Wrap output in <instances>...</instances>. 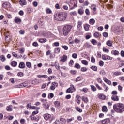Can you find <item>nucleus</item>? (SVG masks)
Listing matches in <instances>:
<instances>
[{"instance_id":"obj_32","label":"nucleus","mask_w":124,"mask_h":124,"mask_svg":"<svg viewBox=\"0 0 124 124\" xmlns=\"http://www.w3.org/2000/svg\"><path fill=\"white\" fill-rule=\"evenodd\" d=\"M91 69L94 71H97V67L96 66H92L91 67Z\"/></svg>"},{"instance_id":"obj_39","label":"nucleus","mask_w":124,"mask_h":124,"mask_svg":"<svg viewBox=\"0 0 124 124\" xmlns=\"http://www.w3.org/2000/svg\"><path fill=\"white\" fill-rule=\"evenodd\" d=\"M17 75H18V76H19L20 77H23V76H24V73H23V72H19L17 74Z\"/></svg>"},{"instance_id":"obj_48","label":"nucleus","mask_w":124,"mask_h":124,"mask_svg":"<svg viewBox=\"0 0 124 124\" xmlns=\"http://www.w3.org/2000/svg\"><path fill=\"white\" fill-rule=\"evenodd\" d=\"M72 58H73V59H77V57H78L77 54L76 53L73 54L72 55Z\"/></svg>"},{"instance_id":"obj_44","label":"nucleus","mask_w":124,"mask_h":124,"mask_svg":"<svg viewBox=\"0 0 124 124\" xmlns=\"http://www.w3.org/2000/svg\"><path fill=\"white\" fill-rule=\"evenodd\" d=\"M100 66H103L104 65V62H103L102 60H100L99 62Z\"/></svg>"},{"instance_id":"obj_37","label":"nucleus","mask_w":124,"mask_h":124,"mask_svg":"<svg viewBox=\"0 0 124 124\" xmlns=\"http://www.w3.org/2000/svg\"><path fill=\"white\" fill-rule=\"evenodd\" d=\"M55 78H56V77H55L54 76H51L48 78V80L49 81H51V80H52V79H55Z\"/></svg>"},{"instance_id":"obj_41","label":"nucleus","mask_w":124,"mask_h":124,"mask_svg":"<svg viewBox=\"0 0 124 124\" xmlns=\"http://www.w3.org/2000/svg\"><path fill=\"white\" fill-rule=\"evenodd\" d=\"M76 109L78 111V112H79V113H82V109L80 108L79 107L76 108Z\"/></svg>"},{"instance_id":"obj_63","label":"nucleus","mask_w":124,"mask_h":124,"mask_svg":"<svg viewBox=\"0 0 124 124\" xmlns=\"http://www.w3.org/2000/svg\"><path fill=\"white\" fill-rule=\"evenodd\" d=\"M107 60H113V57H112L109 55H107Z\"/></svg>"},{"instance_id":"obj_54","label":"nucleus","mask_w":124,"mask_h":124,"mask_svg":"<svg viewBox=\"0 0 124 124\" xmlns=\"http://www.w3.org/2000/svg\"><path fill=\"white\" fill-rule=\"evenodd\" d=\"M81 80H82V78H81V77H78L76 78V82H79V81H81Z\"/></svg>"},{"instance_id":"obj_51","label":"nucleus","mask_w":124,"mask_h":124,"mask_svg":"<svg viewBox=\"0 0 124 124\" xmlns=\"http://www.w3.org/2000/svg\"><path fill=\"white\" fill-rule=\"evenodd\" d=\"M97 58H101V52H98L97 53Z\"/></svg>"},{"instance_id":"obj_10","label":"nucleus","mask_w":124,"mask_h":124,"mask_svg":"<svg viewBox=\"0 0 124 124\" xmlns=\"http://www.w3.org/2000/svg\"><path fill=\"white\" fill-rule=\"evenodd\" d=\"M54 104L56 108H58V109H60V108H61V105H60V102L58 101H56L54 102Z\"/></svg>"},{"instance_id":"obj_9","label":"nucleus","mask_w":124,"mask_h":124,"mask_svg":"<svg viewBox=\"0 0 124 124\" xmlns=\"http://www.w3.org/2000/svg\"><path fill=\"white\" fill-rule=\"evenodd\" d=\"M111 99L113 101H119V97L117 95H112L111 96Z\"/></svg>"},{"instance_id":"obj_1","label":"nucleus","mask_w":124,"mask_h":124,"mask_svg":"<svg viewBox=\"0 0 124 124\" xmlns=\"http://www.w3.org/2000/svg\"><path fill=\"white\" fill-rule=\"evenodd\" d=\"M67 17V13L64 12H59L54 15L55 20L57 21H64Z\"/></svg>"},{"instance_id":"obj_23","label":"nucleus","mask_w":124,"mask_h":124,"mask_svg":"<svg viewBox=\"0 0 124 124\" xmlns=\"http://www.w3.org/2000/svg\"><path fill=\"white\" fill-rule=\"evenodd\" d=\"M60 48L57 47V48H55L54 49V53H55V54H59V53H60Z\"/></svg>"},{"instance_id":"obj_4","label":"nucleus","mask_w":124,"mask_h":124,"mask_svg":"<svg viewBox=\"0 0 124 124\" xmlns=\"http://www.w3.org/2000/svg\"><path fill=\"white\" fill-rule=\"evenodd\" d=\"M56 87H58V83L56 82H53L52 83L51 86L50 87L51 91H54L56 89Z\"/></svg>"},{"instance_id":"obj_43","label":"nucleus","mask_w":124,"mask_h":124,"mask_svg":"<svg viewBox=\"0 0 124 124\" xmlns=\"http://www.w3.org/2000/svg\"><path fill=\"white\" fill-rule=\"evenodd\" d=\"M24 52H25V49L24 48H20L19 50V52L20 53V54H23V53H24Z\"/></svg>"},{"instance_id":"obj_16","label":"nucleus","mask_w":124,"mask_h":124,"mask_svg":"<svg viewBox=\"0 0 124 124\" xmlns=\"http://www.w3.org/2000/svg\"><path fill=\"white\" fill-rule=\"evenodd\" d=\"M17 62L14 61L11 62V65L13 67H16V66H17Z\"/></svg>"},{"instance_id":"obj_53","label":"nucleus","mask_w":124,"mask_h":124,"mask_svg":"<svg viewBox=\"0 0 124 124\" xmlns=\"http://www.w3.org/2000/svg\"><path fill=\"white\" fill-rule=\"evenodd\" d=\"M38 113H39L38 110L34 111L32 112V116L33 117L34 115H36L37 114H38Z\"/></svg>"},{"instance_id":"obj_28","label":"nucleus","mask_w":124,"mask_h":124,"mask_svg":"<svg viewBox=\"0 0 124 124\" xmlns=\"http://www.w3.org/2000/svg\"><path fill=\"white\" fill-rule=\"evenodd\" d=\"M0 60L1 61V62H4V61H5V57H4V55L0 56Z\"/></svg>"},{"instance_id":"obj_26","label":"nucleus","mask_w":124,"mask_h":124,"mask_svg":"<svg viewBox=\"0 0 124 124\" xmlns=\"http://www.w3.org/2000/svg\"><path fill=\"white\" fill-rule=\"evenodd\" d=\"M75 68H77L78 69H80L81 68V66L78 63H76L75 64Z\"/></svg>"},{"instance_id":"obj_2","label":"nucleus","mask_w":124,"mask_h":124,"mask_svg":"<svg viewBox=\"0 0 124 124\" xmlns=\"http://www.w3.org/2000/svg\"><path fill=\"white\" fill-rule=\"evenodd\" d=\"M113 109L116 113H123L124 111V104L122 103H118L113 105Z\"/></svg>"},{"instance_id":"obj_64","label":"nucleus","mask_w":124,"mask_h":124,"mask_svg":"<svg viewBox=\"0 0 124 124\" xmlns=\"http://www.w3.org/2000/svg\"><path fill=\"white\" fill-rule=\"evenodd\" d=\"M120 55L122 58H124V50H122L120 52Z\"/></svg>"},{"instance_id":"obj_46","label":"nucleus","mask_w":124,"mask_h":124,"mask_svg":"<svg viewBox=\"0 0 124 124\" xmlns=\"http://www.w3.org/2000/svg\"><path fill=\"white\" fill-rule=\"evenodd\" d=\"M32 106H31V103H29L27 105V108H29V109H31Z\"/></svg>"},{"instance_id":"obj_49","label":"nucleus","mask_w":124,"mask_h":124,"mask_svg":"<svg viewBox=\"0 0 124 124\" xmlns=\"http://www.w3.org/2000/svg\"><path fill=\"white\" fill-rule=\"evenodd\" d=\"M114 75L116 76H118V75H121V72H115L114 73Z\"/></svg>"},{"instance_id":"obj_21","label":"nucleus","mask_w":124,"mask_h":124,"mask_svg":"<svg viewBox=\"0 0 124 124\" xmlns=\"http://www.w3.org/2000/svg\"><path fill=\"white\" fill-rule=\"evenodd\" d=\"M77 4H78V2H77V1H75V2H74V5L73 7L70 8V9L72 10L73 9V8L77 7Z\"/></svg>"},{"instance_id":"obj_15","label":"nucleus","mask_w":124,"mask_h":124,"mask_svg":"<svg viewBox=\"0 0 124 124\" xmlns=\"http://www.w3.org/2000/svg\"><path fill=\"white\" fill-rule=\"evenodd\" d=\"M106 44L108 46L111 47L113 45V42H112L111 40H108L107 41Z\"/></svg>"},{"instance_id":"obj_36","label":"nucleus","mask_w":124,"mask_h":124,"mask_svg":"<svg viewBox=\"0 0 124 124\" xmlns=\"http://www.w3.org/2000/svg\"><path fill=\"white\" fill-rule=\"evenodd\" d=\"M91 90L93 91V92H95L96 91V88L94 87L93 85H91Z\"/></svg>"},{"instance_id":"obj_11","label":"nucleus","mask_w":124,"mask_h":124,"mask_svg":"<svg viewBox=\"0 0 124 124\" xmlns=\"http://www.w3.org/2000/svg\"><path fill=\"white\" fill-rule=\"evenodd\" d=\"M67 60V56L66 55H63V57H62L61 59V62H66Z\"/></svg>"},{"instance_id":"obj_34","label":"nucleus","mask_w":124,"mask_h":124,"mask_svg":"<svg viewBox=\"0 0 124 124\" xmlns=\"http://www.w3.org/2000/svg\"><path fill=\"white\" fill-rule=\"evenodd\" d=\"M70 89L71 91H72V92H74V91H75V88L74 87V85H71Z\"/></svg>"},{"instance_id":"obj_38","label":"nucleus","mask_w":124,"mask_h":124,"mask_svg":"<svg viewBox=\"0 0 124 124\" xmlns=\"http://www.w3.org/2000/svg\"><path fill=\"white\" fill-rule=\"evenodd\" d=\"M31 109H33V110H39V108L37 107H35L34 106H32V108H31Z\"/></svg>"},{"instance_id":"obj_14","label":"nucleus","mask_w":124,"mask_h":124,"mask_svg":"<svg viewBox=\"0 0 124 124\" xmlns=\"http://www.w3.org/2000/svg\"><path fill=\"white\" fill-rule=\"evenodd\" d=\"M20 5H27V1L25 0H20L19 1Z\"/></svg>"},{"instance_id":"obj_31","label":"nucleus","mask_w":124,"mask_h":124,"mask_svg":"<svg viewBox=\"0 0 124 124\" xmlns=\"http://www.w3.org/2000/svg\"><path fill=\"white\" fill-rule=\"evenodd\" d=\"M81 63L82 64H84L85 65H88V61L86 60H82Z\"/></svg>"},{"instance_id":"obj_27","label":"nucleus","mask_w":124,"mask_h":124,"mask_svg":"<svg viewBox=\"0 0 124 124\" xmlns=\"http://www.w3.org/2000/svg\"><path fill=\"white\" fill-rule=\"evenodd\" d=\"M90 28V25L86 24L84 25V29L85 31H89V28Z\"/></svg>"},{"instance_id":"obj_30","label":"nucleus","mask_w":124,"mask_h":124,"mask_svg":"<svg viewBox=\"0 0 124 124\" xmlns=\"http://www.w3.org/2000/svg\"><path fill=\"white\" fill-rule=\"evenodd\" d=\"M82 100L83 101L87 103L88 102V98L86 97H82Z\"/></svg>"},{"instance_id":"obj_22","label":"nucleus","mask_w":124,"mask_h":124,"mask_svg":"<svg viewBox=\"0 0 124 124\" xmlns=\"http://www.w3.org/2000/svg\"><path fill=\"white\" fill-rule=\"evenodd\" d=\"M39 41L41 43H44L45 42H46V41H47V40L45 38H41L39 39Z\"/></svg>"},{"instance_id":"obj_58","label":"nucleus","mask_w":124,"mask_h":124,"mask_svg":"<svg viewBox=\"0 0 124 124\" xmlns=\"http://www.w3.org/2000/svg\"><path fill=\"white\" fill-rule=\"evenodd\" d=\"M91 42L93 45H95V43H96V40L93 39Z\"/></svg>"},{"instance_id":"obj_25","label":"nucleus","mask_w":124,"mask_h":124,"mask_svg":"<svg viewBox=\"0 0 124 124\" xmlns=\"http://www.w3.org/2000/svg\"><path fill=\"white\" fill-rule=\"evenodd\" d=\"M102 110L103 112H107V107L103 106L102 107Z\"/></svg>"},{"instance_id":"obj_13","label":"nucleus","mask_w":124,"mask_h":124,"mask_svg":"<svg viewBox=\"0 0 124 124\" xmlns=\"http://www.w3.org/2000/svg\"><path fill=\"white\" fill-rule=\"evenodd\" d=\"M110 122V119L107 118L102 120V124H108Z\"/></svg>"},{"instance_id":"obj_6","label":"nucleus","mask_w":124,"mask_h":124,"mask_svg":"<svg viewBox=\"0 0 124 124\" xmlns=\"http://www.w3.org/2000/svg\"><path fill=\"white\" fill-rule=\"evenodd\" d=\"M51 117V115L49 114H45L44 115V118L45 120H46V121H50Z\"/></svg>"},{"instance_id":"obj_3","label":"nucleus","mask_w":124,"mask_h":124,"mask_svg":"<svg viewBox=\"0 0 124 124\" xmlns=\"http://www.w3.org/2000/svg\"><path fill=\"white\" fill-rule=\"evenodd\" d=\"M72 29V26L69 25H65L63 28V34L65 36H66L69 32H70V31Z\"/></svg>"},{"instance_id":"obj_56","label":"nucleus","mask_w":124,"mask_h":124,"mask_svg":"<svg viewBox=\"0 0 124 124\" xmlns=\"http://www.w3.org/2000/svg\"><path fill=\"white\" fill-rule=\"evenodd\" d=\"M102 60H104L105 61L107 60V56H106L105 55H102Z\"/></svg>"},{"instance_id":"obj_61","label":"nucleus","mask_w":124,"mask_h":124,"mask_svg":"<svg viewBox=\"0 0 124 124\" xmlns=\"http://www.w3.org/2000/svg\"><path fill=\"white\" fill-rule=\"evenodd\" d=\"M26 122V120L24 119H20V123L21 124H25V122Z\"/></svg>"},{"instance_id":"obj_5","label":"nucleus","mask_w":124,"mask_h":124,"mask_svg":"<svg viewBox=\"0 0 124 124\" xmlns=\"http://www.w3.org/2000/svg\"><path fill=\"white\" fill-rule=\"evenodd\" d=\"M82 25H83V22L79 21L78 22L77 29L78 31L82 30Z\"/></svg>"},{"instance_id":"obj_45","label":"nucleus","mask_w":124,"mask_h":124,"mask_svg":"<svg viewBox=\"0 0 124 124\" xmlns=\"http://www.w3.org/2000/svg\"><path fill=\"white\" fill-rule=\"evenodd\" d=\"M91 62L93 63H94V62H95V59H94V57L93 56H92L91 57Z\"/></svg>"},{"instance_id":"obj_55","label":"nucleus","mask_w":124,"mask_h":124,"mask_svg":"<svg viewBox=\"0 0 124 124\" xmlns=\"http://www.w3.org/2000/svg\"><path fill=\"white\" fill-rule=\"evenodd\" d=\"M54 97V94L53 93H50L49 95H48V98H53Z\"/></svg>"},{"instance_id":"obj_17","label":"nucleus","mask_w":124,"mask_h":124,"mask_svg":"<svg viewBox=\"0 0 124 124\" xmlns=\"http://www.w3.org/2000/svg\"><path fill=\"white\" fill-rule=\"evenodd\" d=\"M78 14H80V15L84 14V10L83 9V7H81V8L78 9Z\"/></svg>"},{"instance_id":"obj_60","label":"nucleus","mask_w":124,"mask_h":124,"mask_svg":"<svg viewBox=\"0 0 124 124\" xmlns=\"http://www.w3.org/2000/svg\"><path fill=\"white\" fill-rule=\"evenodd\" d=\"M33 5L34 6V7H36L37 5H38V3L36 1H34L33 2Z\"/></svg>"},{"instance_id":"obj_7","label":"nucleus","mask_w":124,"mask_h":124,"mask_svg":"<svg viewBox=\"0 0 124 124\" xmlns=\"http://www.w3.org/2000/svg\"><path fill=\"white\" fill-rule=\"evenodd\" d=\"M111 54L114 55V56H119L120 55V53L118 50H113L111 51Z\"/></svg>"},{"instance_id":"obj_47","label":"nucleus","mask_w":124,"mask_h":124,"mask_svg":"<svg viewBox=\"0 0 124 124\" xmlns=\"http://www.w3.org/2000/svg\"><path fill=\"white\" fill-rule=\"evenodd\" d=\"M31 84H32L33 85H36V84H37V80L35 79L34 80H32L31 82Z\"/></svg>"},{"instance_id":"obj_8","label":"nucleus","mask_w":124,"mask_h":124,"mask_svg":"<svg viewBox=\"0 0 124 124\" xmlns=\"http://www.w3.org/2000/svg\"><path fill=\"white\" fill-rule=\"evenodd\" d=\"M18 67L21 69L25 68V67H26V64H25V63L23 62H22L19 63Z\"/></svg>"},{"instance_id":"obj_33","label":"nucleus","mask_w":124,"mask_h":124,"mask_svg":"<svg viewBox=\"0 0 124 124\" xmlns=\"http://www.w3.org/2000/svg\"><path fill=\"white\" fill-rule=\"evenodd\" d=\"M15 23H17V24H20V23L22 22V20H21V19L17 18L16 19H15Z\"/></svg>"},{"instance_id":"obj_57","label":"nucleus","mask_w":124,"mask_h":124,"mask_svg":"<svg viewBox=\"0 0 124 124\" xmlns=\"http://www.w3.org/2000/svg\"><path fill=\"white\" fill-rule=\"evenodd\" d=\"M111 94L113 95H116V94H118V92L116 91H113L112 92Z\"/></svg>"},{"instance_id":"obj_29","label":"nucleus","mask_w":124,"mask_h":124,"mask_svg":"<svg viewBox=\"0 0 124 124\" xmlns=\"http://www.w3.org/2000/svg\"><path fill=\"white\" fill-rule=\"evenodd\" d=\"M11 107H12V105H10L9 106H8L6 108L7 111H12V108Z\"/></svg>"},{"instance_id":"obj_18","label":"nucleus","mask_w":124,"mask_h":124,"mask_svg":"<svg viewBox=\"0 0 124 124\" xmlns=\"http://www.w3.org/2000/svg\"><path fill=\"white\" fill-rule=\"evenodd\" d=\"M104 81L107 83V84H108V85H111L112 84V82L111 81H110L108 79H107V78H105L104 79Z\"/></svg>"},{"instance_id":"obj_62","label":"nucleus","mask_w":124,"mask_h":124,"mask_svg":"<svg viewBox=\"0 0 124 124\" xmlns=\"http://www.w3.org/2000/svg\"><path fill=\"white\" fill-rule=\"evenodd\" d=\"M19 32L20 34H25V31L22 30H20Z\"/></svg>"},{"instance_id":"obj_50","label":"nucleus","mask_w":124,"mask_h":124,"mask_svg":"<svg viewBox=\"0 0 124 124\" xmlns=\"http://www.w3.org/2000/svg\"><path fill=\"white\" fill-rule=\"evenodd\" d=\"M62 48H63V49H65L66 51H67V50H68V46H62Z\"/></svg>"},{"instance_id":"obj_12","label":"nucleus","mask_w":124,"mask_h":124,"mask_svg":"<svg viewBox=\"0 0 124 124\" xmlns=\"http://www.w3.org/2000/svg\"><path fill=\"white\" fill-rule=\"evenodd\" d=\"M43 107H44V108H45L46 110H47V109H48L50 107V104L46 102V103L43 104Z\"/></svg>"},{"instance_id":"obj_59","label":"nucleus","mask_w":124,"mask_h":124,"mask_svg":"<svg viewBox=\"0 0 124 124\" xmlns=\"http://www.w3.org/2000/svg\"><path fill=\"white\" fill-rule=\"evenodd\" d=\"M46 11L48 14H50V13L52 12V11H51V9H46Z\"/></svg>"},{"instance_id":"obj_40","label":"nucleus","mask_w":124,"mask_h":124,"mask_svg":"<svg viewBox=\"0 0 124 124\" xmlns=\"http://www.w3.org/2000/svg\"><path fill=\"white\" fill-rule=\"evenodd\" d=\"M99 35H100V34L99 33H98V32H95V33H94V37H96V38H97V37H99Z\"/></svg>"},{"instance_id":"obj_20","label":"nucleus","mask_w":124,"mask_h":124,"mask_svg":"<svg viewBox=\"0 0 124 124\" xmlns=\"http://www.w3.org/2000/svg\"><path fill=\"white\" fill-rule=\"evenodd\" d=\"M89 23L90 25H94V23H95V20L93 18L91 19L89 21Z\"/></svg>"},{"instance_id":"obj_24","label":"nucleus","mask_w":124,"mask_h":124,"mask_svg":"<svg viewBox=\"0 0 124 124\" xmlns=\"http://www.w3.org/2000/svg\"><path fill=\"white\" fill-rule=\"evenodd\" d=\"M26 66L28 67V68H31V63L29 62H26Z\"/></svg>"},{"instance_id":"obj_52","label":"nucleus","mask_w":124,"mask_h":124,"mask_svg":"<svg viewBox=\"0 0 124 124\" xmlns=\"http://www.w3.org/2000/svg\"><path fill=\"white\" fill-rule=\"evenodd\" d=\"M103 35L104 37H108V33L105 32L103 33Z\"/></svg>"},{"instance_id":"obj_42","label":"nucleus","mask_w":124,"mask_h":124,"mask_svg":"<svg viewBox=\"0 0 124 124\" xmlns=\"http://www.w3.org/2000/svg\"><path fill=\"white\" fill-rule=\"evenodd\" d=\"M87 70H88V69H87L86 67H81V71L82 72H85L87 71Z\"/></svg>"},{"instance_id":"obj_19","label":"nucleus","mask_w":124,"mask_h":124,"mask_svg":"<svg viewBox=\"0 0 124 124\" xmlns=\"http://www.w3.org/2000/svg\"><path fill=\"white\" fill-rule=\"evenodd\" d=\"M99 98H100V99H102L103 100H104V99L106 98V96L103 94H100L99 95Z\"/></svg>"},{"instance_id":"obj_35","label":"nucleus","mask_w":124,"mask_h":124,"mask_svg":"<svg viewBox=\"0 0 124 124\" xmlns=\"http://www.w3.org/2000/svg\"><path fill=\"white\" fill-rule=\"evenodd\" d=\"M91 9L93 10H94V11H96V7H95V5H93L91 6Z\"/></svg>"}]
</instances>
